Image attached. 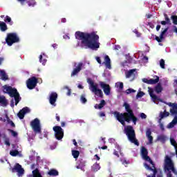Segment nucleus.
Segmentation results:
<instances>
[{
  "mask_svg": "<svg viewBox=\"0 0 177 177\" xmlns=\"http://www.w3.org/2000/svg\"><path fill=\"white\" fill-rule=\"evenodd\" d=\"M75 37L78 41V46H82V48L97 50L100 46L99 35L96 34V32L88 33L77 31L75 32Z\"/></svg>",
  "mask_w": 177,
  "mask_h": 177,
  "instance_id": "obj_1",
  "label": "nucleus"
},
{
  "mask_svg": "<svg viewBox=\"0 0 177 177\" xmlns=\"http://www.w3.org/2000/svg\"><path fill=\"white\" fill-rule=\"evenodd\" d=\"M124 106L125 107L126 113H120V112H114L113 115L115 119L119 121L120 123L125 127V121L126 122H131L132 121L134 125H136V122L138 121V118L133 115V111H131L129 104L127 102L124 104Z\"/></svg>",
  "mask_w": 177,
  "mask_h": 177,
  "instance_id": "obj_2",
  "label": "nucleus"
},
{
  "mask_svg": "<svg viewBox=\"0 0 177 177\" xmlns=\"http://www.w3.org/2000/svg\"><path fill=\"white\" fill-rule=\"evenodd\" d=\"M147 154V149L142 147L141 148V156L142 159L146 161L144 163V167L148 171H151L153 174V175L151 176L148 175L147 177H156V174L157 173V171H156V167H154V163L153 162V160L150 159V157H149Z\"/></svg>",
  "mask_w": 177,
  "mask_h": 177,
  "instance_id": "obj_3",
  "label": "nucleus"
},
{
  "mask_svg": "<svg viewBox=\"0 0 177 177\" xmlns=\"http://www.w3.org/2000/svg\"><path fill=\"white\" fill-rule=\"evenodd\" d=\"M3 92L5 93H8V95L10 96V97H14V100H11V107H15V106H17L19 104V102L21 100L20 94H19V92H17V89L12 88V86L5 85L3 87Z\"/></svg>",
  "mask_w": 177,
  "mask_h": 177,
  "instance_id": "obj_4",
  "label": "nucleus"
},
{
  "mask_svg": "<svg viewBox=\"0 0 177 177\" xmlns=\"http://www.w3.org/2000/svg\"><path fill=\"white\" fill-rule=\"evenodd\" d=\"M165 171L167 173V177H177V171L174 167V162L168 156L165 158Z\"/></svg>",
  "mask_w": 177,
  "mask_h": 177,
  "instance_id": "obj_5",
  "label": "nucleus"
},
{
  "mask_svg": "<svg viewBox=\"0 0 177 177\" xmlns=\"http://www.w3.org/2000/svg\"><path fill=\"white\" fill-rule=\"evenodd\" d=\"M124 132L127 135L129 142L135 144L136 146H139V142L136 140V134L135 133V129L132 126H124Z\"/></svg>",
  "mask_w": 177,
  "mask_h": 177,
  "instance_id": "obj_6",
  "label": "nucleus"
},
{
  "mask_svg": "<svg viewBox=\"0 0 177 177\" xmlns=\"http://www.w3.org/2000/svg\"><path fill=\"white\" fill-rule=\"evenodd\" d=\"M167 106L169 107H171L170 109V113L171 115H176L173 120L167 125V128L171 129L174 128L175 125L177 124V104L176 103H172V102H168L167 103Z\"/></svg>",
  "mask_w": 177,
  "mask_h": 177,
  "instance_id": "obj_7",
  "label": "nucleus"
},
{
  "mask_svg": "<svg viewBox=\"0 0 177 177\" xmlns=\"http://www.w3.org/2000/svg\"><path fill=\"white\" fill-rule=\"evenodd\" d=\"M87 82L89 85V89L95 93V96L98 97H102L103 96V91L98 88L99 85L97 83H95L92 80L88 79Z\"/></svg>",
  "mask_w": 177,
  "mask_h": 177,
  "instance_id": "obj_8",
  "label": "nucleus"
},
{
  "mask_svg": "<svg viewBox=\"0 0 177 177\" xmlns=\"http://www.w3.org/2000/svg\"><path fill=\"white\" fill-rule=\"evenodd\" d=\"M6 42L8 46H12L13 44H17L20 42V37L16 32L8 33L7 37L6 38Z\"/></svg>",
  "mask_w": 177,
  "mask_h": 177,
  "instance_id": "obj_9",
  "label": "nucleus"
},
{
  "mask_svg": "<svg viewBox=\"0 0 177 177\" xmlns=\"http://www.w3.org/2000/svg\"><path fill=\"white\" fill-rule=\"evenodd\" d=\"M84 66H85V64H84L82 62H75L73 64L74 68L71 73V76L75 77V75H78V73L81 71V70H82V68H84Z\"/></svg>",
  "mask_w": 177,
  "mask_h": 177,
  "instance_id": "obj_10",
  "label": "nucleus"
},
{
  "mask_svg": "<svg viewBox=\"0 0 177 177\" xmlns=\"http://www.w3.org/2000/svg\"><path fill=\"white\" fill-rule=\"evenodd\" d=\"M30 125L32 129H33L34 132L36 133H41V121L38 118H35L30 122Z\"/></svg>",
  "mask_w": 177,
  "mask_h": 177,
  "instance_id": "obj_11",
  "label": "nucleus"
},
{
  "mask_svg": "<svg viewBox=\"0 0 177 177\" xmlns=\"http://www.w3.org/2000/svg\"><path fill=\"white\" fill-rule=\"evenodd\" d=\"M55 132V137L57 140H62L63 139V136H64V131L63 129H62L59 126H55L53 128Z\"/></svg>",
  "mask_w": 177,
  "mask_h": 177,
  "instance_id": "obj_12",
  "label": "nucleus"
},
{
  "mask_svg": "<svg viewBox=\"0 0 177 177\" xmlns=\"http://www.w3.org/2000/svg\"><path fill=\"white\" fill-rule=\"evenodd\" d=\"M148 92L153 103H155L156 104H158L160 102L162 103L163 102L162 100H160L158 97H157V95H155L153 88L148 87Z\"/></svg>",
  "mask_w": 177,
  "mask_h": 177,
  "instance_id": "obj_13",
  "label": "nucleus"
},
{
  "mask_svg": "<svg viewBox=\"0 0 177 177\" xmlns=\"http://www.w3.org/2000/svg\"><path fill=\"white\" fill-rule=\"evenodd\" d=\"M38 84V80L35 77H32L29 78L26 82L27 88L28 89H34Z\"/></svg>",
  "mask_w": 177,
  "mask_h": 177,
  "instance_id": "obj_14",
  "label": "nucleus"
},
{
  "mask_svg": "<svg viewBox=\"0 0 177 177\" xmlns=\"http://www.w3.org/2000/svg\"><path fill=\"white\" fill-rule=\"evenodd\" d=\"M57 101V93L51 92L48 96V102L53 107H56V102Z\"/></svg>",
  "mask_w": 177,
  "mask_h": 177,
  "instance_id": "obj_15",
  "label": "nucleus"
},
{
  "mask_svg": "<svg viewBox=\"0 0 177 177\" xmlns=\"http://www.w3.org/2000/svg\"><path fill=\"white\" fill-rule=\"evenodd\" d=\"M126 78H128L129 81H133L135 78H136V75H138V73L136 72V69H131L125 73Z\"/></svg>",
  "mask_w": 177,
  "mask_h": 177,
  "instance_id": "obj_16",
  "label": "nucleus"
},
{
  "mask_svg": "<svg viewBox=\"0 0 177 177\" xmlns=\"http://www.w3.org/2000/svg\"><path fill=\"white\" fill-rule=\"evenodd\" d=\"M31 169H35L32 171V174L28 176V177H42L39 170H38V167L36 164H33L31 165Z\"/></svg>",
  "mask_w": 177,
  "mask_h": 177,
  "instance_id": "obj_17",
  "label": "nucleus"
},
{
  "mask_svg": "<svg viewBox=\"0 0 177 177\" xmlns=\"http://www.w3.org/2000/svg\"><path fill=\"white\" fill-rule=\"evenodd\" d=\"M142 82L145 84H148L149 85H154V84H157L160 81V77L158 76H154V79H147L143 78L142 79Z\"/></svg>",
  "mask_w": 177,
  "mask_h": 177,
  "instance_id": "obj_18",
  "label": "nucleus"
},
{
  "mask_svg": "<svg viewBox=\"0 0 177 177\" xmlns=\"http://www.w3.org/2000/svg\"><path fill=\"white\" fill-rule=\"evenodd\" d=\"M100 85L102 89H103L104 94L106 95V96H109V95H110V91H111L110 85L106 84L104 82H100Z\"/></svg>",
  "mask_w": 177,
  "mask_h": 177,
  "instance_id": "obj_19",
  "label": "nucleus"
},
{
  "mask_svg": "<svg viewBox=\"0 0 177 177\" xmlns=\"http://www.w3.org/2000/svg\"><path fill=\"white\" fill-rule=\"evenodd\" d=\"M12 172H17L18 176H21L24 174V169L19 163H17L12 169Z\"/></svg>",
  "mask_w": 177,
  "mask_h": 177,
  "instance_id": "obj_20",
  "label": "nucleus"
},
{
  "mask_svg": "<svg viewBox=\"0 0 177 177\" xmlns=\"http://www.w3.org/2000/svg\"><path fill=\"white\" fill-rule=\"evenodd\" d=\"M104 60L102 64H104L106 68H108V70H111V60L109 55H104Z\"/></svg>",
  "mask_w": 177,
  "mask_h": 177,
  "instance_id": "obj_21",
  "label": "nucleus"
},
{
  "mask_svg": "<svg viewBox=\"0 0 177 177\" xmlns=\"http://www.w3.org/2000/svg\"><path fill=\"white\" fill-rule=\"evenodd\" d=\"M27 113H30V109H28V107L22 109L18 113L19 118H20V120H23L24 118V115H26Z\"/></svg>",
  "mask_w": 177,
  "mask_h": 177,
  "instance_id": "obj_22",
  "label": "nucleus"
},
{
  "mask_svg": "<svg viewBox=\"0 0 177 177\" xmlns=\"http://www.w3.org/2000/svg\"><path fill=\"white\" fill-rule=\"evenodd\" d=\"M167 31H168V28H166L162 32L160 33V36H156L155 39L158 42H162V39H164V35L167 33Z\"/></svg>",
  "mask_w": 177,
  "mask_h": 177,
  "instance_id": "obj_23",
  "label": "nucleus"
},
{
  "mask_svg": "<svg viewBox=\"0 0 177 177\" xmlns=\"http://www.w3.org/2000/svg\"><path fill=\"white\" fill-rule=\"evenodd\" d=\"M39 62L40 63H41V64L43 66H45L46 64V62L48 61V56H46V55H45V53H41L39 55Z\"/></svg>",
  "mask_w": 177,
  "mask_h": 177,
  "instance_id": "obj_24",
  "label": "nucleus"
},
{
  "mask_svg": "<svg viewBox=\"0 0 177 177\" xmlns=\"http://www.w3.org/2000/svg\"><path fill=\"white\" fill-rule=\"evenodd\" d=\"M85 164L86 162L84 160L77 162L76 165L77 169H81L82 171H85V169H84L85 167Z\"/></svg>",
  "mask_w": 177,
  "mask_h": 177,
  "instance_id": "obj_25",
  "label": "nucleus"
},
{
  "mask_svg": "<svg viewBox=\"0 0 177 177\" xmlns=\"http://www.w3.org/2000/svg\"><path fill=\"white\" fill-rule=\"evenodd\" d=\"M100 164L97 162H95L92 166H91V171L93 172H97V171H100Z\"/></svg>",
  "mask_w": 177,
  "mask_h": 177,
  "instance_id": "obj_26",
  "label": "nucleus"
},
{
  "mask_svg": "<svg viewBox=\"0 0 177 177\" xmlns=\"http://www.w3.org/2000/svg\"><path fill=\"white\" fill-rule=\"evenodd\" d=\"M0 104L3 107H6L8 106V100L3 95H0Z\"/></svg>",
  "mask_w": 177,
  "mask_h": 177,
  "instance_id": "obj_27",
  "label": "nucleus"
},
{
  "mask_svg": "<svg viewBox=\"0 0 177 177\" xmlns=\"http://www.w3.org/2000/svg\"><path fill=\"white\" fill-rule=\"evenodd\" d=\"M169 116V112H167V111H164V112H160L159 115V122H161V120L164 118H167V117Z\"/></svg>",
  "mask_w": 177,
  "mask_h": 177,
  "instance_id": "obj_28",
  "label": "nucleus"
},
{
  "mask_svg": "<svg viewBox=\"0 0 177 177\" xmlns=\"http://www.w3.org/2000/svg\"><path fill=\"white\" fill-rule=\"evenodd\" d=\"M157 140H158L161 143H165V142H167V136L164 134L159 135L157 137Z\"/></svg>",
  "mask_w": 177,
  "mask_h": 177,
  "instance_id": "obj_29",
  "label": "nucleus"
},
{
  "mask_svg": "<svg viewBox=\"0 0 177 177\" xmlns=\"http://www.w3.org/2000/svg\"><path fill=\"white\" fill-rule=\"evenodd\" d=\"M106 106V101L104 100H101L100 103L99 104H95V109H97L98 110H102L103 107Z\"/></svg>",
  "mask_w": 177,
  "mask_h": 177,
  "instance_id": "obj_30",
  "label": "nucleus"
},
{
  "mask_svg": "<svg viewBox=\"0 0 177 177\" xmlns=\"http://www.w3.org/2000/svg\"><path fill=\"white\" fill-rule=\"evenodd\" d=\"M10 154L12 157H16L17 156H18V157H23V154H21V153L19 152V151H17V150L10 151Z\"/></svg>",
  "mask_w": 177,
  "mask_h": 177,
  "instance_id": "obj_31",
  "label": "nucleus"
},
{
  "mask_svg": "<svg viewBox=\"0 0 177 177\" xmlns=\"http://www.w3.org/2000/svg\"><path fill=\"white\" fill-rule=\"evenodd\" d=\"M0 78L3 81H6V80H8V75H6L5 71L0 70Z\"/></svg>",
  "mask_w": 177,
  "mask_h": 177,
  "instance_id": "obj_32",
  "label": "nucleus"
},
{
  "mask_svg": "<svg viewBox=\"0 0 177 177\" xmlns=\"http://www.w3.org/2000/svg\"><path fill=\"white\" fill-rule=\"evenodd\" d=\"M48 174L50 176H59V171H57V170L53 169H50L48 172Z\"/></svg>",
  "mask_w": 177,
  "mask_h": 177,
  "instance_id": "obj_33",
  "label": "nucleus"
},
{
  "mask_svg": "<svg viewBox=\"0 0 177 177\" xmlns=\"http://www.w3.org/2000/svg\"><path fill=\"white\" fill-rule=\"evenodd\" d=\"M162 86L158 83L156 86H155V91L156 93H161L162 92Z\"/></svg>",
  "mask_w": 177,
  "mask_h": 177,
  "instance_id": "obj_34",
  "label": "nucleus"
},
{
  "mask_svg": "<svg viewBox=\"0 0 177 177\" xmlns=\"http://www.w3.org/2000/svg\"><path fill=\"white\" fill-rule=\"evenodd\" d=\"M0 30L1 31H6L8 30V26H6V24L3 21H0Z\"/></svg>",
  "mask_w": 177,
  "mask_h": 177,
  "instance_id": "obj_35",
  "label": "nucleus"
},
{
  "mask_svg": "<svg viewBox=\"0 0 177 177\" xmlns=\"http://www.w3.org/2000/svg\"><path fill=\"white\" fill-rule=\"evenodd\" d=\"M72 156L75 159L78 158V157H80V151L77 150H72Z\"/></svg>",
  "mask_w": 177,
  "mask_h": 177,
  "instance_id": "obj_36",
  "label": "nucleus"
},
{
  "mask_svg": "<svg viewBox=\"0 0 177 177\" xmlns=\"http://www.w3.org/2000/svg\"><path fill=\"white\" fill-rule=\"evenodd\" d=\"M4 21L6 23H9L10 26H12V24H13V22L12 21V18H10V17H9V16L6 17Z\"/></svg>",
  "mask_w": 177,
  "mask_h": 177,
  "instance_id": "obj_37",
  "label": "nucleus"
},
{
  "mask_svg": "<svg viewBox=\"0 0 177 177\" xmlns=\"http://www.w3.org/2000/svg\"><path fill=\"white\" fill-rule=\"evenodd\" d=\"M143 96H145V93H143V91H142V88H140L136 95V97L137 99H139V97H143Z\"/></svg>",
  "mask_w": 177,
  "mask_h": 177,
  "instance_id": "obj_38",
  "label": "nucleus"
},
{
  "mask_svg": "<svg viewBox=\"0 0 177 177\" xmlns=\"http://www.w3.org/2000/svg\"><path fill=\"white\" fill-rule=\"evenodd\" d=\"M28 6L34 8V6L37 5V2H35V0H30L28 1Z\"/></svg>",
  "mask_w": 177,
  "mask_h": 177,
  "instance_id": "obj_39",
  "label": "nucleus"
},
{
  "mask_svg": "<svg viewBox=\"0 0 177 177\" xmlns=\"http://www.w3.org/2000/svg\"><path fill=\"white\" fill-rule=\"evenodd\" d=\"M116 88H118V89H123L124 88V83L119 82L115 84Z\"/></svg>",
  "mask_w": 177,
  "mask_h": 177,
  "instance_id": "obj_40",
  "label": "nucleus"
},
{
  "mask_svg": "<svg viewBox=\"0 0 177 177\" xmlns=\"http://www.w3.org/2000/svg\"><path fill=\"white\" fill-rule=\"evenodd\" d=\"M100 157L97 156V154H95L92 159V161L94 163L97 162V161H100Z\"/></svg>",
  "mask_w": 177,
  "mask_h": 177,
  "instance_id": "obj_41",
  "label": "nucleus"
},
{
  "mask_svg": "<svg viewBox=\"0 0 177 177\" xmlns=\"http://www.w3.org/2000/svg\"><path fill=\"white\" fill-rule=\"evenodd\" d=\"M10 133H11L12 136H13L14 138H17L19 133H17V131H13L12 129H9L8 130Z\"/></svg>",
  "mask_w": 177,
  "mask_h": 177,
  "instance_id": "obj_42",
  "label": "nucleus"
},
{
  "mask_svg": "<svg viewBox=\"0 0 177 177\" xmlns=\"http://www.w3.org/2000/svg\"><path fill=\"white\" fill-rule=\"evenodd\" d=\"M80 102L85 104L86 103L87 100L86 98L85 97V95H82L80 97Z\"/></svg>",
  "mask_w": 177,
  "mask_h": 177,
  "instance_id": "obj_43",
  "label": "nucleus"
},
{
  "mask_svg": "<svg viewBox=\"0 0 177 177\" xmlns=\"http://www.w3.org/2000/svg\"><path fill=\"white\" fill-rule=\"evenodd\" d=\"M160 66L161 68H165V61L163 59L160 60Z\"/></svg>",
  "mask_w": 177,
  "mask_h": 177,
  "instance_id": "obj_44",
  "label": "nucleus"
},
{
  "mask_svg": "<svg viewBox=\"0 0 177 177\" xmlns=\"http://www.w3.org/2000/svg\"><path fill=\"white\" fill-rule=\"evenodd\" d=\"M136 92V91L133 90V88H128L127 90H126L125 93H127V95H129L130 93H133Z\"/></svg>",
  "mask_w": 177,
  "mask_h": 177,
  "instance_id": "obj_45",
  "label": "nucleus"
},
{
  "mask_svg": "<svg viewBox=\"0 0 177 177\" xmlns=\"http://www.w3.org/2000/svg\"><path fill=\"white\" fill-rule=\"evenodd\" d=\"M171 20L173 21L174 24L177 25V16L172 15Z\"/></svg>",
  "mask_w": 177,
  "mask_h": 177,
  "instance_id": "obj_46",
  "label": "nucleus"
},
{
  "mask_svg": "<svg viewBox=\"0 0 177 177\" xmlns=\"http://www.w3.org/2000/svg\"><path fill=\"white\" fill-rule=\"evenodd\" d=\"M149 142H147V145H152L153 144V136L147 137Z\"/></svg>",
  "mask_w": 177,
  "mask_h": 177,
  "instance_id": "obj_47",
  "label": "nucleus"
},
{
  "mask_svg": "<svg viewBox=\"0 0 177 177\" xmlns=\"http://www.w3.org/2000/svg\"><path fill=\"white\" fill-rule=\"evenodd\" d=\"M140 118H142V120H146L147 118V115L146 114H145L144 113H141L140 114Z\"/></svg>",
  "mask_w": 177,
  "mask_h": 177,
  "instance_id": "obj_48",
  "label": "nucleus"
},
{
  "mask_svg": "<svg viewBox=\"0 0 177 177\" xmlns=\"http://www.w3.org/2000/svg\"><path fill=\"white\" fill-rule=\"evenodd\" d=\"M146 136L147 138L151 136V130L148 129L146 131Z\"/></svg>",
  "mask_w": 177,
  "mask_h": 177,
  "instance_id": "obj_49",
  "label": "nucleus"
},
{
  "mask_svg": "<svg viewBox=\"0 0 177 177\" xmlns=\"http://www.w3.org/2000/svg\"><path fill=\"white\" fill-rule=\"evenodd\" d=\"M115 149H117V150L119 153H121V147H120V145H118V144H115Z\"/></svg>",
  "mask_w": 177,
  "mask_h": 177,
  "instance_id": "obj_50",
  "label": "nucleus"
},
{
  "mask_svg": "<svg viewBox=\"0 0 177 177\" xmlns=\"http://www.w3.org/2000/svg\"><path fill=\"white\" fill-rule=\"evenodd\" d=\"M64 89L68 90L67 95L70 96L71 95V90L67 86L64 87Z\"/></svg>",
  "mask_w": 177,
  "mask_h": 177,
  "instance_id": "obj_51",
  "label": "nucleus"
},
{
  "mask_svg": "<svg viewBox=\"0 0 177 177\" xmlns=\"http://www.w3.org/2000/svg\"><path fill=\"white\" fill-rule=\"evenodd\" d=\"M98 115H99V117H106V113H104V112H100L99 113H98Z\"/></svg>",
  "mask_w": 177,
  "mask_h": 177,
  "instance_id": "obj_52",
  "label": "nucleus"
},
{
  "mask_svg": "<svg viewBox=\"0 0 177 177\" xmlns=\"http://www.w3.org/2000/svg\"><path fill=\"white\" fill-rule=\"evenodd\" d=\"M5 145H6V146H10V142H9V139L5 140Z\"/></svg>",
  "mask_w": 177,
  "mask_h": 177,
  "instance_id": "obj_53",
  "label": "nucleus"
},
{
  "mask_svg": "<svg viewBox=\"0 0 177 177\" xmlns=\"http://www.w3.org/2000/svg\"><path fill=\"white\" fill-rule=\"evenodd\" d=\"M109 142V143H115V140L114 138H110Z\"/></svg>",
  "mask_w": 177,
  "mask_h": 177,
  "instance_id": "obj_54",
  "label": "nucleus"
},
{
  "mask_svg": "<svg viewBox=\"0 0 177 177\" xmlns=\"http://www.w3.org/2000/svg\"><path fill=\"white\" fill-rule=\"evenodd\" d=\"M122 162L123 165H128V162L125 159L122 160Z\"/></svg>",
  "mask_w": 177,
  "mask_h": 177,
  "instance_id": "obj_55",
  "label": "nucleus"
},
{
  "mask_svg": "<svg viewBox=\"0 0 177 177\" xmlns=\"http://www.w3.org/2000/svg\"><path fill=\"white\" fill-rule=\"evenodd\" d=\"M56 147H57L56 144H54V145L50 146V149L51 150H55V149H56Z\"/></svg>",
  "mask_w": 177,
  "mask_h": 177,
  "instance_id": "obj_56",
  "label": "nucleus"
},
{
  "mask_svg": "<svg viewBox=\"0 0 177 177\" xmlns=\"http://www.w3.org/2000/svg\"><path fill=\"white\" fill-rule=\"evenodd\" d=\"M96 60H97V63H99V64H102V60H100V57H97Z\"/></svg>",
  "mask_w": 177,
  "mask_h": 177,
  "instance_id": "obj_57",
  "label": "nucleus"
},
{
  "mask_svg": "<svg viewBox=\"0 0 177 177\" xmlns=\"http://www.w3.org/2000/svg\"><path fill=\"white\" fill-rule=\"evenodd\" d=\"M101 142H102V143H103V145H106V138H101Z\"/></svg>",
  "mask_w": 177,
  "mask_h": 177,
  "instance_id": "obj_58",
  "label": "nucleus"
},
{
  "mask_svg": "<svg viewBox=\"0 0 177 177\" xmlns=\"http://www.w3.org/2000/svg\"><path fill=\"white\" fill-rule=\"evenodd\" d=\"M133 32L137 35V37H140V33L138 32L136 30H135Z\"/></svg>",
  "mask_w": 177,
  "mask_h": 177,
  "instance_id": "obj_59",
  "label": "nucleus"
},
{
  "mask_svg": "<svg viewBox=\"0 0 177 177\" xmlns=\"http://www.w3.org/2000/svg\"><path fill=\"white\" fill-rule=\"evenodd\" d=\"M120 46L119 45L115 46H114V49L115 50H118L119 49H120Z\"/></svg>",
  "mask_w": 177,
  "mask_h": 177,
  "instance_id": "obj_60",
  "label": "nucleus"
},
{
  "mask_svg": "<svg viewBox=\"0 0 177 177\" xmlns=\"http://www.w3.org/2000/svg\"><path fill=\"white\" fill-rule=\"evenodd\" d=\"M64 39H70V36L69 35H64Z\"/></svg>",
  "mask_w": 177,
  "mask_h": 177,
  "instance_id": "obj_61",
  "label": "nucleus"
},
{
  "mask_svg": "<svg viewBox=\"0 0 177 177\" xmlns=\"http://www.w3.org/2000/svg\"><path fill=\"white\" fill-rule=\"evenodd\" d=\"M113 154H114V156H116L117 157H120V156L118 155V151H117L115 150L113 152Z\"/></svg>",
  "mask_w": 177,
  "mask_h": 177,
  "instance_id": "obj_62",
  "label": "nucleus"
},
{
  "mask_svg": "<svg viewBox=\"0 0 177 177\" xmlns=\"http://www.w3.org/2000/svg\"><path fill=\"white\" fill-rule=\"evenodd\" d=\"M52 47H53L54 49H57V44H53L52 45Z\"/></svg>",
  "mask_w": 177,
  "mask_h": 177,
  "instance_id": "obj_63",
  "label": "nucleus"
},
{
  "mask_svg": "<svg viewBox=\"0 0 177 177\" xmlns=\"http://www.w3.org/2000/svg\"><path fill=\"white\" fill-rule=\"evenodd\" d=\"M142 60H143V62H147V61L149 60V57H144L142 58Z\"/></svg>",
  "mask_w": 177,
  "mask_h": 177,
  "instance_id": "obj_64",
  "label": "nucleus"
}]
</instances>
